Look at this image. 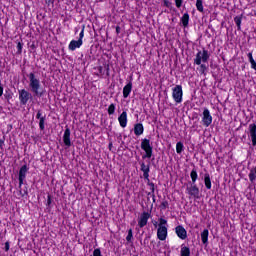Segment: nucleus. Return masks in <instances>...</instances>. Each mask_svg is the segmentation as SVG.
<instances>
[{"mask_svg": "<svg viewBox=\"0 0 256 256\" xmlns=\"http://www.w3.org/2000/svg\"><path fill=\"white\" fill-rule=\"evenodd\" d=\"M27 77L29 79L31 93H33L35 97H43L47 91L45 88L41 87V80L39 79V76L35 75L34 72H31Z\"/></svg>", "mask_w": 256, "mask_h": 256, "instance_id": "nucleus-1", "label": "nucleus"}, {"mask_svg": "<svg viewBox=\"0 0 256 256\" xmlns=\"http://www.w3.org/2000/svg\"><path fill=\"white\" fill-rule=\"evenodd\" d=\"M207 61H209V51H207L206 49H203L202 52L199 51L196 54V58L194 59V63L196 65H200V69H201L202 74H205V72L207 71V65L201 64V62L207 63Z\"/></svg>", "mask_w": 256, "mask_h": 256, "instance_id": "nucleus-2", "label": "nucleus"}, {"mask_svg": "<svg viewBox=\"0 0 256 256\" xmlns=\"http://www.w3.org/2000/svg\"><path fill=\"white\" fill-rule=\"evenodd\" d=\"M141 149L145 151L142 159H151V157H153V146L151 145V140L147 138L142 139Z\"/></svg>", "mask_w": 256, "mask_h": 256, "instance_id": "nucleus-3", "label": "nucleus"}, {"mask_svg": "<svg viewBox=\"0 0 256 256\" xmlns=\"http://www.w3.org/2000/svg\"><path fill=\"white\" fill-rule=\"evenodd\" d=\"M186 193L194 199H201V193L196 183H188L186 187Z\"/></svg>", "mask_w": 256, "mask_h": 256, "instance_id": "nucleus-4", "label": "nucleus"}, {"mask_svg": "<svg viewBox=\"0 0 256 256\" xmlns=\"http://www.w3.org/2000/svg\"><path fill=\"white\" fill-rule=\"evenodd\" d=\"M83 37H85V28H82L79 39L78 40H72L68 46V49L70 51H75V49H79L81 45H83Z\"/></svg>", "mask_w": 256, "mask_h": 256, "instance_id": "nucleus-5", "label": "nucleus"}, {"mask_svg": "<svg viewBox=\"0 0 256 256\" xmlns=\"http://www.w3.org/2000/svg\"><path fill=\"white\" fill-rule=\"evenodd\" d=\"M172 97H173L175 103H182V101H183V86L176 85L172 89Z\"/></svg>", "mask_w": 256, "mask_h": 256, "instance_id": "nucleus-6", "label": "nucleus"}, {"mask_svg": "<svg viewBox=\"0 0 256 256\" xmlns=\"http://www.w3.org/2000/svg\"><path fill=\"white\" fill-rule=\"evenodd\" d=\"M19 93V101L21 103V105H27V103L29 102V99H32L33 95H31V92L22 89V90H18Z\"/></svg>", "mask_w": 256, "mask_h": 256, "instance_id": "nucleus-7", "label": "nucleus"}, {"mask_svg": "<svg viewBox=\"0 0 256 256\" xmlns=\"http://www.w3.org/2000/svg\"><path fill=\"white\" fill-rule=\"evenodd\" d=\"M211 123H213V116H211V112L208 108H204L202 113V125L209 127Z\"/></svg>", "mask_w": 256, "mask_h": 256, "instance_id": "nucleus-8", "label": "nucleus"}, {"mask_svg": "<svg viewBox=\"0 0 256 256\" xmlns=\"http://www.w3.org/2000/svg\"><path fill=\"white\" fill-rule=\"evenodd\" d=\"M149 219H151V213H149V212H143L140 215V218L138 219V225H139L140 229H143V227H145L147 225Z\"/></svg>", "mask_w": 256, "mask_h": 256, "instance_id": "nucleus-9", "label": "nucleus"}, {"mask_svg": "<svg viewBox=\"0 0 256 256\" xmlns=\"http://www.w3.org/2000/svg\"><path fill=\"white\" fill-rule=\"evenodd\" d=\"M27 171H29V168L27 165H23L19 170V189L23 186V182L25 181V177H27Z\"/></svg>", "mask_w": 256, "mask_h": 256, "instance_id": "nucleus-10", "label": "nucleus"}, {"mask_svg": "<svg viewBox=\"0 0 256 256\" xmlns=\"http://www.w3.org/2000/svg\"><path fill=\"white\" fill-rule=\"evenodd\" d=\"M140 171H142L144 179L149 180V173L151 172V163L145 164V162H140Z\"/></svg>", "mask_w": 256, "mask_h": 256, "instance_id": "nucleus-11", "label": "nucleus"}, {"mask_svg": "<svg viewBox=\"0 0 256 256\" xmlns=\"http://www.w3.org/2000/svg\"><path fill=\"white\" fill-rule=\"evenodd\" d=\"M175 233L179 239H182L183 241L187 239V230H185V227L182 225L176 226Z\"/></svg>", "mask_w": 256, "mask_h": 256, "instance_id": "nucleus-12", "label": "nucleus"}, {"mask_svg": "<svg viewBox=\"0 0 256 256\" xmlns=\"http://www.w3.org/2000/svg\"><path fill=\"white\" fill-rule=\"evenodd\" d=\"M248 130L252 145L253 147H256V124H250Z\"/></svg>", "mask_w": 256, "mask_h": 256, "instance_id": "nucleus-13", "label": "nucleus"}, {"mask_svg": "<svg viewBox=\"0 0 256 256\" xmlns=\"http://www.w3.org/2000/svg\"><path fill=\"white\" fill-rule=\"evenodd\" d=\"M63 141H64V145H66V147H71V129H69V127L66 126V129L64 131V135H63Z\"/></svg>", "mask_w": 256, "mask_h": 256, "instance_id": "nucleus-14", "label": "nucleus"}, {"mask_svg": "<svg viewBox=\"0 0 256 256\" xmlns=\"http://www.w3.org/2000/svg\"><path fill=\"white\" fill-rule=\"evenodd\" d=\"M157 237L160 241L167 239V227H158Z\"/></svg>", "mask_w": 256, "mask_h": 256, "instance_id": "nucleus-15", "label": "nucleus"}, {"mask_svg": "<svg viewBox=\"0 0 256 256\" xmlns=\"http://www.w3.org/2000/svg\"><path fill=\"white\" fill-rule=\"evenodd\" d=\"M36 119H39V127L41 131H45V119L46 116H42L41 114V110H38L37 114H36Z\"/></svg>", "mask_w": 256, "mask_h": 256, "instance_id": "nucleus-16", "label": "nucleus"}, {"mask_svg": "<svg viewBox=\"0 0 256 256\" xmlns=\"http://www.w3.org/2000/svg\"><path fill=\"white\" fill-rule=\"evenodd\" d=\"M118 121L120 124V127L125 129L127 127V111H123L120 116L118 117Z\"/></svg>", "mask_w": 256, "mask_h": 256, "instance_id": "nucleus-17", "label": "nucleus"}, {"mask_svg": "<svg viewBox=\"0 0 256 256\" xmlns=\"http://www.w3.org/2000/svg\"><path fill=\"white\" fill-rule=\"evenodd\" d=\"M133 89V83L129 82L128 84H126L123 88V97L124 99H127V97H129V95H131V91Z\"/></svg>", "mask_w": 256, "mask_h": 256, "instance_id": "nucleus-18", "label": "nucleus"}, {"mask_svg": "<svg viewBox=\"0 0 256 256\" xmlns=\"http://www.w3.org/2000/svg\"><path fill=\"white\" fill-rule=\"evenodd\" d=\"M201 241H202L203 245L209 244V230L208 229H204L201 232Z\"/></svg>", "mask_w": 256, "mask_h": 256, "instance_id": "nucleus-19", "label": "nucleus"}, {"mask_svg": "<svg viewBox=\"0 0 256 256\" xmlns=\"http://www.w3.org/2000/svg\"><path fill=\"white\" fill-rule=\"evenodd\" d=\"M145 131V128L141 123H137L134 125V134L139 137V135H143V132Z\"/></svg>", "mask_w": 256, "mask_h": 256, "instance_id": "nucleus-20", "label": "nucleus"}, {"mask_svg": "<svg viewBox=\"0 0 256 256\" xmlns=\"http://www.w3.org/2000/svg\"><path fill=\"white\" fill-rule=\"evenodd\" d=\"M180 256H191V249L185 244L181 245Z\"/></svg>", "mask_w": 256, "mask_h": 256, "instance_id": "nucleus-21", "label": "nucleus"}, {"mask_svg": "<svg viewBox=\"0 0 256 256\" xmlns=\"http://www.w3.org/2000/svg\"><path fill=\"white\" fill-rule=\"evenodd\" d=\"M182 26L187 28L189 27V13H184L183 16L180 19Z\"/></svg>", "mask_w": 256, "mask_h": 256, "instance_id": "nucleus-22", "label": "nucleus"}, {"mask_svg": "<svg viewBox=\"0 0 256 256\" xmlns=\"http://www.w3.org/2000/svg\"><path fill=\"white\" fill-rule=\"evenodd\" d=\"M204 185L206 189H211V175L208 172L204 174Z\"/></svg>", "mask_w": 256, "mask_h": 256, "instance_id": "nucleus-23", "label": "nucleus"}, {"mask_svg": "<svg viewBox=\"0 0 256 256\" xmlns=\"http://www.w3.org/2000/svg\"><path fill=\"white\" fill-rule=\"evenodd\" d=\"M190 177L192 179L191 182L188 183H197V179H199V175L197 174V169L193 168L190 172Z\"/></svg>", "mask_w": 256, "mask_h": 256, "instance_id": "nucleus-24", "label": "nucleus"}, {"mask_svg": "<svg viewBox=\"0 0 256 256\" xmlns=\"http://www.w3.org/2000/svg\"><path fill=\"white\" fill-rule=\"evenodd\" d=\"M247 57L251 63L252 69H254V71H256V62H255V59H253V53L252 52L248 53Z\"/></svg>", "mask_w": 256, "mask_h": 256, "instance_id": "nucleus-25", "label": "nucleus"}, {"mask_svg": "<svg viewBox=\"0 0 256 256\" xmlns=\"http://www.w3.org/2000/svg\"><path fill=\"white\" fill-rule=\"evenodd\" d=\"M241 21H243L242 16H236L234 18V23H236V27H237L238 31H241Z\"/></svg>", "mask_w": 256, "mask_h": 256, "instance_id": "nucleus-26", "label": "nucleus"}, {"mask_svg": "<svg viewBox=\"0 0 256 256\" xmlns=\"http://www.w3.org/2000/svg\"><path fill=\"white\" fill-rule=\"evenodd\" d=\"M196 9L200 13H203V11H204V9H203V0H196Z\"/></svg>", "mask_w": 256, "mask_h": 256, "instance_id": "nucleus-27", "label": "nucleus"}, {"mask_svg": "<svg viewBox=\"0 0 256 256\" xmlns=\"http://www.w3.org/2000/svg\"><path fill=\"white\" fill-rule=\"evenodd\" d=\"M183 149H184V146H183L182 142H177L176 153H178V155H181V153H183Z\"/></svg>", "mask_w": 256, "mask_h": 256, "instance_id": "nucleus-28", "label": "nucleus"}, {"mask_svg": "<svg viewBox=\"0 0 256 256\" xmlns=\"http://www.w3.org/2000/svg\"><path fill=\"white\" fill-rule=\"evenodd\" d=\"M115 104H110L108 107V115H114L115 114Z\"/></svg>", "mask_w": 256, "mask_h": 256, "instance_id": "nucleus-29", "label": "nucleus"}, {"mask_svg": "<svg viewBox=\"0 0 256 256\" xmlns=\"http://www.w3.org/2000/svg\"><path fill=\"white\" fill-rule=\"evenodd\" d=\"M146 181H147V185L150 187V191L152 193H155V183L151 182V180L149 178Z\"/></svg>", "mask_w": 256, "mask_h": 256, "instance_id": "nucleus-30", "label": "nucleus"}, {"mask_svg": "<svg viewBox=\"0 0 256 256\" xmlns=\"http://www.w3.org/2000/svg\"><path fill=\"white\" fill-rule=\"evenodd\" d=\"M23 53V43L17 42V55H21Z\"/></svg>", "mask_w": 256, "mask_h": 256, "instance_id": "nucleus-31", "label": "nucleus"}, {"mask_svg": "<svg viewBox=\"0 0 256 256\" xmlns=\"http://www.w3.org/2000/svg\"><path fill=\"white\" fill-rule=\"evenodd\" d=\"M133 239V229H129L128 230V235H127V237H126V241L128 242V243H131V240Z\"/></svg>", "mask_w": 256, "mask_h": 256, "instance_id": "nucleus-32", "label": "nucleus"}, {"mask_svg": "<svg viewBox=\"0 0 256 256\" xmlns=\"http://www.w3.org/2000/svg\"><path fill=\"white\" fill-rule=\"evenodd\" d=\"M165 225H167V220H165L164 218H160L158 227H167Z\"/></svg>", "mask_w": 256, "mask_h": 256, "instance_id": "nucleus-33", "label": "nucleus"}, {"mask_svg": "<svg viewBox=\"0 0 256 256\" xmlns=\"http://www.w3.org/2000/svg\"><path fill=\"white\" fill-rule=\"evenodd\" d=\"M164 7H167L168 9H173V3L169 0H164Z\"/></svg>", "mask_w": 256, "mask_h": 256, "instance_id": "nucleus-34", "label": "nucleus"}, {"mask_svg": "<svg viewBox=\"0 0 256 256\" xmlns=\"http://www.w3.org/2000/svg\"><path fill=\"white\" fill-rule=\"evenodd\" d=\"M174 1L177 9H181V7L183 6V0H174Z\"/></svg>", "mask_w": 256, "mask_h": 256, "instance_id": "nucleus-35", "label": "nucleus"}, {"mask_svg": "<svg viewBox=\"0 0 256 256\" xmlns=\"http://www.w3.org/2000/svg\"><path fill=\"white\" fill-rule=\"evenodd\" d=\"M93 256H103V254H101V249L96 248V249L93 251Z\"/></svg>", "mask_w": 256, "mask_h": 256, "instance_id": "nucleus-36", "label": "nucleus"}, {"mask_svg": "<svg viewBox=\"0 0 256 256\" xmlns=\"http://www.w3.org/2000/svg\"><path fill=\"white\" fill-rule=\"evenodd\" d=\"M161 209H167V207H169V202H167L166 200L163 201L160 205Z\"/></svg>", "mask_w": 256, "mask_h": 256, "instance_id": "nucleus-37", "label": "nucleus"}, {"mask_svg": "<svg viewBox=\"0 0 256 256\" xmlns=\"http://www.w3.org/2000/svg\"><path fill=\"white\" fill-rule=\"evenodd\" d=\"M46 5H48V7H53V5L55 4V0H45Z\"/></svg>", "mask_w": 256, "mask_h": 256, "instance_id": "nucleus-38", "label": "nucleus"}, {"mask_svg": "<svg viewBox=\"0 0 256 256\" xmlns=\"http://www.w3.org/2000/svg\"><path fill=\"white\" fill-rule=\"evenodd\" d=\"M4 145H5V136L0 138V149H3Z\"/></svg>", "mask_w": 256, "mask_h": 256, "instance_id": "nucleus-39", "label": "nucleus"}, {"mask_svg": "<svg viewBox=\"0 0 256 256\" xmlns=\"http://www.w3.org/2000/svg\"><path fill=\"white\" fill-rule=\"evenodd\" d=\"M147 195L148 197H152V201L155 203V192H148Z\"/></svg>", "mask_w": 256, "mask_h": 256, "instance_id": "nucleus-40", "label": "nucleus"}, {"mask_svg": "<svg viewBox=\"0 0 256 256\" xmlns=\"http://www.w3.org/2000/svg\"><path fill=\"white\" fill-rule=\"evenodd\" d=\"M9 247H10L9 242H6L4 247L5 251H9Z\"/></svg>", "mask_w": 256, "mask_h": 256, "instance_id": "nucleus-41", "label": "nucleus"}, {"mask_svg": "<svg viewBox=\"0 0 256 256\" xmlns=\"http://www.w3.org/2000/svg\"><path fill=\"white\" fill-rule=\"evenodd\" d=\"M116 33H117V35H119L121 33V27H119V26L116 27Z\"/></svg>", "mask_w": 256, "mask_h": 256, "instance_id": "nucleus-42", "label": "nucleus"}, {"mask_svg": "<svg viewBox=\"0 0 256 256\" xmlns=\"http://www.w3.org/2000/svg\"><path fill=\"white\" fill-rule=\"evenodd\" d=\"M47 205H51V195H48V198H47Z\"/></svg>", "mask_w": 256, "mask_h": 256, "instance_id": "nucleus-43", "label": "nucleus"}, {"mask_svg": "<svg viewBox=\"0 0 256 256\" xmlns=\"http://www.w3.org/2000/svg\"><path fill=\"white\" fill-rule=\"evenodd\" d=\"M0 97H3V86L0 85Z\"/></svg>", "mask_w": 256, "mask_h": 256, "instance_id": "nucleus-44", "label": "nucleus"}, {"mask_svg": "<svg viewBox=\"0 0 256 256\" xmlns=\"http://www.w3.org/2000/svg\"><path fill=\"white\" fill-rule=\"evenodd\" d=\"M25 195H29V192L27 191V189L24 190L22 197H25Z\"/></svg>", "mask_w": 256, "mask_h": 256, "instance_id": "nucleus-45", "label": "nucleus"}, {"mask_svg": "<svg viewBox=\"0 0 256 256\" xmlns=\"http://www.w3.org/2000/svg\"><path fill=\"white\" fill-rule=\"evenodd\" d=\"M108 147H109V149H110V151H111V149H112V147H113V143L110 142Z\"/></svg>", "mask_w": 256, "mask_h": 256, "instance_id": "nucleus-46", "label": "nucleus"}, {"mask_svg": "<svg viewBox=\"0 0 256 256\" xmlns=\"http://www.w3.org/2000/svg\"><path fill=\"white\" fill-rule=\"evenodd\" d=\"M147 201H151V199L148 197V198H147Z\"/></svg>", "mask_w": 256, "mask_h": 256, "instance_id": "nucleus-47", "label": "nucleus"}, {"mask_svg": "<svg viewBox=\"0 0 256 256\" xmlns=\"http://www.w3.org/2000/svg\"><path fill=\"white\" fill-rule=\"evenodd\" d=\"M155 226H157V222H155V224H154Z\"/></svg>", "mask_w": 256, "mask_h": 256, "instance_id": "nucleus-48", "label": "nucleus"}, {"mask_svg": "<svg viewBox=\"0 0 256 256\" xmlns=\"http://www.w3.org/2000/svg\"><path fill=\"white\" fill-rule=\"evenodd\" d=\"M147 241V238L144 240V243Z\"/></svg>", "mask_w": 256, "mask_h": 256, "instance_id": "nucleus-49", "label": "nucleus"}]
</instances>
